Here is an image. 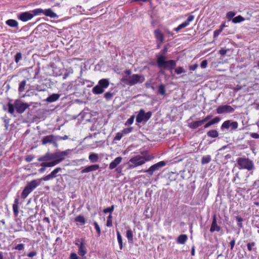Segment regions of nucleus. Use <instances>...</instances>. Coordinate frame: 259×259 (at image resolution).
<instances>
[{
  "mask_svg": "<svg viewBox=\"0 0 259 259\" xmlns=\"http://www.w3.org/2000/svg\"><path fill=\"white\" fill-rule=\"evenodd\" d=\"M154 157L153 156L151 155H146L144 156L140 155H136L130 159L128 162V168L133 169L137 166H141L145 164L147 161L153 159Z\"/></svg>",
  "mask_w": 259,
  "mask_h": 259,
  "instance_id": "nucleus-1",
  "label": "nucleus"
},
{
  "mask_svg": "<svg viewBox=\"0 0 259 259\" xmlns=\"http://www.w3.org/2000/svg\"><path fill=\"white\" fill-rule=\"evenodd\" d=\"M8 108V112L13 115L15 112V109L16 112L19 114L23 113L26 109L30 106L28 103H23L20 100H16L14 104L9 102L7 104Z\"/></svg>",
  "mask_w": 259,
  "mask_h": 259,
  "instance_id": "nucleus-2",
  "label": "nucleus"
},
{
  "mask_svg": "<svg viewBox=\"0 0 259 259\" xmlns=\"http://www.w3.org/2000/svg\"><path fill=\"white\" fill-rule=\"evenodd\" d=\"M166 57L163 55H156V62L159 68L169 70L171 71L176 66V62L174 60H166Z\"/></svg>",
  "mask_w": 259,
  "mask_h": 259,
  "instance_id": "nucleus-3",
  "label": "nucleus"
},
{
  "mask_svg": "<svg viewBox=\"0 0 259 259\" xmlns=\"http://www.w3.org/2000/svg\"><path fill=\"white\" fill-rule=\"evenodd\" d=\"M143 75L138 74H133L131 76H124L121 79V81L129 86H133L137 83H143L145 81Z\"/></svg>",
  "mask_w": 259,
  "mask_h": 259,
  "instance_id": "nucleus-4",
  "label": "nucleus"
},
{
  "mask_svg": "<svg viewBox=\"0 0 259 259\" xmlns=\"http://www.w3.org/2000/svg\"><path fill=\"white\" fill-rule=\"evenodd\" d=\"M41 182V179H35L27 182L23 190L22 191L21 197L25 199L29 194H30L37 187L40 185Z\"/></svg>",
  "mask_w": 259,
  "mask_h": 259,
  "instance_id": "nucleus-5",
  "label": "nucleus"
},
{
  "mask_svg": "<svg viewBox=\"0 0 259 259\" xmlns=\"http://www.w3.org/2000/svg\"><path fill=\"white\" fill-rule=\"evenodd\" d=\"M236 161L239 169H244L250 171L254 168L253 162L248 158L239 157Z\"/></svg>",
  "mask_w": 259,
  "mask_h": 259,
  "instance_id": "nucleus-6",
  "label": "nucleus"
},
{
  "mask_svg": "<svg viewBox=\"0 0 259 259\" xmlns=\"http://www.w3.org/2000/svg\"><path fill=\"white\" fill-rule=\"evenodd\" d=\"M152 115V113L151 111L146 113L144 109H141L136 116V122L137 123H141L143 121L147 122L151 117Z\"/></svg>",
  "mask_w": 259,
  "mask_h": 259,
  "instance_id": "nucleus-7",
  "label": "nucleus"
},
{
  "mask_svg": "<svg viewBox=\"0 0 259 259\" xmlns=\"http://www.w3.org/2000/svg\"><path fill=\"white\" fill-rule=\"evenodd\" d=\"M166 165V162L164 161H161L160 162L155 163L152 166H151L148 169L145 170H141L140 171H143L145 172L148 173L150 176H152L153 172L155 171L158 170L159 168L165 166Z\"/></svg>",
  "mask_w": 259,
  "mask_h": 259,
  "instance_id": "nucleus-8",
  "label": "nucleus"
},
{
  "mask_svg": "<svg viewBox=\"0 0 259 259\" xmlns=\"http://www.w3.org/2000/svg\"><path fill=\"white\" fill-rule=\"evenodd\" d=\"M41 144L43 145H45L48 144H52L55 147H58V143L56 142V136L53 135L44 136L41 139Z\"/></svg>",
  "mask_w": 259,
  "mask_h": 259,
  "instance_id": "nucleus-9",
  "label": "nucleus"
},
{
  "mask_svg": "<svg viewBox=\"0 0 259 259\" xmlns=\"http://www.w3.org/2000/svg\"><path fill=\"white\" fill-rule=\"evenodd\" d=\"M69 150L61 152L53 153V160L55 161L57 164L60 163L65 159V156L68 155Z\"/></svg>",
  "mask_w": 259,
  "mask_h": 259,
  "instance_id": "nucleus-10",
  "label": "nucleus"
},
{
  "mask_svg": "<svg viewBox=\"0 0 259 259\" xmlns=\"http://www.w3.org/2000/svg\"><path fill=\"white\" fill-rule=\"evenodd\" d=\"M238 124L237 121H232L230 120H227L225 121L221 126V128L222 131L225 129H229L230 127H231V131L235 130L238 128Z\"/></svg>",
  "mask_w": 259,
  "mask_h": 259,
  "instance_id": "nucleus-11",
  "label": "nucleus"
},
{
  "mask_svg": "<svg viewBox=\"0 0 259 259\" xmlns=\"http://www.w3.org/2000/svg\"><path fill=\"white\" fill-rule=\"evenodd\" d=\"M235 109L230 105H225L219 106L216 109L217 114L233 113Z\"/></svg>",
  "mask_w": 259,
  "mask_h": 259,
  "instance_id": "nucleus-12",
  "label": "nucleus"
},
{
  "mask_svg": "<svg viewBox=\"0 0 259 259\" xmlns=\"http://www.w3.org/2000/svg\"><path fill=\"white\" fill-rule=\"evenodd\" d=\"M61 170L62 168L60 167H56L50 174L44 177L41 180V181H47L56 178L58 176H61L60 175H58V173Z\"/></svg>",
  "mask_w": 259,
  "mask_h": 259,
  "instance_id": "nucleus-13",
  "label": "nucleus"
},
{
  "mask_svg": "<svg viewBox=\"0 0 259 259\" xmlns=\"http://www.w3.org/2000/svg\"><path fill=\"white\" fill-rule=\"evenodd\" d=\"M194 19V15H189L187 19L185 22L180 24L178 27L175 28L174 30L176 31V32H179L181 29L185 28L186 27L188 26L189 25L190 23L193 21Z\"/></svg>",
  "mask_w": 259,
  "mask_h": 259,
  "instance_id": "nucleus-14",
  "label": "nucleus"
},
{
  "mask_svg": "<svg viewBox=\"0 0 259 259\" xmlns=\"http://www.w3.org/2000/svg\"><path fill=\"white\" fill-rule=\"evenodd\" d=\"M220 230L221 227L217 224L216 215L214 214L209 231L211 233H213L214 231L219 232Z\"/></svg>",
  "mask_w": 259,
  "mask_h": 259,
  "instance_id": "nucleus-15",
  "label": "nucleus"
},
{
  "mask_svg": "<svg viewBox=\"0 0 259 259\" xmlns=\"http://www.w3.org/2000/svg\"><path fill=\"white\" fill-rule=\"evenodd\" d=\"M154 37L156 41H160V43H163L164 41V36L159 29H156L154 31Z\"/></svg>",
  "mask_w": 259,
  "mask_h": 259,
  "instance_id": "nucleus-16",
  "label": "nucleus"
},
{
  "mask_svg": "<svg viewBox=\"0 0 259 259\" xmlns=\"http://www.w3.org/2000/svg\"><path fill=\"white\" fill-rule=\"evenodd\" d=\"M33 17V15H32L29 12H25L21 13L19 15L18 18L19 20L23 22H26L31 19Z\"/></svg>",
  "mask_w": 259,
  "mask_h": 259,
  "instance_id": "nucleus-17",
  "label": "nucleus"
},
{
  "mask_svg": "<svg viewBox=\"0 0 259 259\" xmlns=\"http://www.w3.org/2000/svg\"><path fill=\"white\" fill-rule=\"evenodd\" d=\"M53 160V153L47 152L44 155L38 158L37 160L40 162H47Z\"/></svg>",
  "mask_w": 259,
  "mask_h": 259,
  "instance_id": "nucleus-18",
  "label": "nucleus"
},
{
  "mask_svg": "<svg viewBox=\"0 0 259 259\" xmlns=\"http://www.w3.org/2000/svg\"><path fill=\"white\" fill-rule=\"evenodd\" d=\"M87 253V249L85 246L84 241L81 239L78 246V253L80 256H83Z\"/></svg>",
  "mask_w": 259,
  "mask_h": 259,
  "instance_id": "nucleus-19",
  "label": "nucleus"
},
{
  "mask_svg": "<svg viewBox=\"0 0 259 259\" xmlns=\"http://www.w3.org/2000/svg\"><path fill=\"white\" fill-rule=\"evenodd\" d=\"M100 166L98 164H93L86 167L81 170L82 174L87 173L91 171H96L99 168Z\"/></svg>",
  "mask_w": 259,
  "mask_h": 259,
  "instance_id": "nucleus-20",
  "label": "nucleus"
},
{
  "mask_svg": "<svg viewBox=\"0 0 259 259\" xmlns=\"http://www.w3.org/2000/svg\"><path fill=\"white\" fill-rule=\"evenodd\" d=\"M204 123L202 119L198 121H193L189 123L188 126L191 129H196Z\"/></svg>",
  "mask_w": 259,
  "mask_h": 259,
  "instance_id": "nucleus-21",
  "label": "nucleus"
},
{
  "mask_svg": "<svg viewBox=\"0 0 259 259\" xmlns=\"http://www.w3.org/2000/svg\"><path fill=\"white\" fill-rule=\"evenodd\" d=\"M121 157H117L114 160H113L109 165V168L110 169H113L115 168L122 161Z\"/></svg>",
  "mask_w": 259,
  "mask_h": 259,
  "instance_id": "nucleus-22",
  "label": "nucleus"
},
{
  "mask_svg": "<svg viewBox=\"0 0 259 259\" xmlns=\"http://www.w3.org/2000/svg\"><path fill=\"white\" fill-rule=\"evenodd\" d=\"M19 204V199L18 197L15 199L14 204H13V213L15 217L18 216V213H19V210H18Z\"/></svg>",
  "mask_w": 259,
  "mask_h": 259,
  "instance_id": "nucleus-23",
  "label": "nucleus"
},
{
  "mask_svg": "<svg viewBox=\"0 0 259 259\" xmlns=\"http://www.w3.org/2000/svg\"><path fill=\"white\" fill-rule=\"evenodd\" d=\"M221 120V118L219 116L215 117L212 119L209 120L204 125V128H207L213 124L218 123Z\"/></svg>",
  "mask_w": 259,
  "mask_h": 259,
  "instance_id": "nucleus-24",
  "label": "nucleus"
},
{
  "mask_svg": "<svg viewBox=\"0 0 259 259\" xmlns=\"http://www.w3.org/2000/svg\"><path fill=\"white\" fill-rule=\"evenodd\" d=\"M109 81L107 78H103L100 79L98 82V84L104 90L107 88L109 85Z\"/></svg>",
  "mask_w": 259,
  "mask_h": 259,
  "instance_id": "nucleus-25",
  "label": "nucleus"
},
{
  "mask_svg": "<svg viewBox=\"0 0 259 259\" xmlns=\"http://www.w3.org/2000/svg\"><path fill=\"white\" fill-rule=\"evenodd\" d=\"M44 15H45L46 16L52 18H55L57 17V15L54 13L53 11L50 8L44 10Z\"/></svg>",
  "mask_w": 259,
  "mask_h": 259,
  "instance_id": "nucleus-26",
  "label": "nucleus"
},
{
  "mask_svg": "<svg viewBox=\"0 0 259 259\" xmlns=\"http://www.w3.org/2000/svg\"><path fill=\"white\" fill-rule=\"evenodd\" d=\"M104 91L98 84L95 85L92 89L93 93L95 95L101 94L104 92Z\"/></svg>",
  "mask_w": 259,
  "mask_h": 259,
  "instance_id": "nucleus-27",
  "label": "nucleus"
},
{
  "mask_svg": "<svg viewBox=\"0 0 259 259\" xmlns=\"http://www.w3.org/2000/svg\"><path fill=\"white\" fill-rule=\"evenodd\" d=\"M188 239V236L186 234H181L178 236L177 242L181 244H184Z\"/></svg>",
  "mask_w": 259,
  "mask_h": 259,
  "instance_id": "nucleus-28",
  "label": "nucleus"
},
{
  "mask_svg": "<svg viewBox=\"0 0 259 259\" xmlns=\"http://www.w3.org/2000/svg\"><path fill=\"white\" fill-rule=\"evenodd\" d=\"M6 23L11 27H17L18 26V22L14 19H9L6 21Z\"/></svg>",
  "mask_w": 259,
  "mask_h": 259,
  "instance_id": "nucleus-29",
  "label": "nucleus"
},
{
  "mask_svg": "<svg viewBox=\"0 0 259 259\" xmlns=\"http://www.w3.org/2000/svg\"><path fill=\"white\" fill-rule=\"evenodd\" d=\"M50 162H45L40 164V166L42 167H53L57 165L56 162L55 160H52Z\"/></svg>",
  "mask_w": 259,
  "mask_h": 259,
  "instance_id": "nucleus-30",
  "label": "nucleus"
},
{
  "mask_svg": "<svg viewBox=\"0 0 259 259\" xmlns=\"http://www.w3.org/2000/svg\"><path fill=\"white\" fill-rule=\"evenodd\" d=\"M60 95L57 94H54L50 96L47 99V101L49 102H54L58 100Z\"/></svg>",
  "mask_w": 259,
  "mask_h": 259,
  "instance_id": "nucleus-31",
  "label": "nucleus"
},
{
  "mask_svg": "<svg viewBox=\"0 0 259 259\" xmlns=\"http://www.w3.org/2000/svg\"><path fill=\"white\" fill-rule=\"evenodd\" d=\"M207 135L209 137L215 138L219 136V133L216 130H211L207 133Z\"/></svg>",
  "mask_w": 259,
  "mask_h": 259,
  "instance_id": "nucleus-32",
  "label": "nucleus"
},
{
  "mask_svg": "<svg viewBox=\"0 0 259 259\" xmlns=\"http://www.w3.org/2000/svg\"><path fill=\"white\" fill-rule=\"evenodd\" d=\"M89 160L92 162H96L99 159L98 155L96 153H91L89 156Z\"/></svg>",
  "mask_w": 259,
  "mask_h": 259,
  "instance_id": "nucleus-33",
  "label": "nucleus"
},
{
  "mask_svg": "<svg viewBox=\"0 0 259 259\" xmlns=\"http://www.w3.org/2000/svg\"><path fill=\"white\" fill-rule=\"evenodd\" d=\"M255 246V243L254 242H248L247 244V250L249 251H255L256 248L254 247Z\"/></svg>",
  "mask_w": 259,
  "mask_h": 259,
  "instance_id": "nucleus-34",
  "label": "nucleus"
},
{
  "mask_svg": "<svg viewBox=\"0 0 259 259\" xmlns=\"http://www.w3.org/2000/svg\"><path fill=\"white\" fill-rule=\"evenodd\" d=\"M26 84V81L25 80H23L20 82L18 88V91L20 93H22L24 91Z\"/></svg>",
  "mask_w": 259,
  "mask_h": 259,
  "instance_id": "nucleus-35",
  "label": "nucleus"
},
{
  "mask_svg": "<svg viewBox=\"0 0 259 259\" xmlns=\"http://www.w3.org/2000/svg\"><path fill=\"white\" fill-rule=\"evenodd\" d=\"M75 221L76 222L80 223L81 225H84L85 223L84 217L81 215L77 216L75 219Z\"/></svg>",
  "mask_w": 259,
  "mask_h": 259,
  "instance_id": "nucleus-36",
  "label": "nucleus"
},
{
  "mask_svg": "<svg viewBox=\"0 0 259 259\" xmlns=\"http://www.w3.org/2000/svg\"><path fill=\"white\" fill-rule=\"evenodd\" d=\"M245 19L241 15L237 16L232 19L234 23H238L244 21Z\"/></svg>",
  "mask_w": 259,
  "mask_h": 259,
  "instance_id": "nucleus-37",
  "label": "nucleus"
},
{
  "mask_svg": "<svg viewBox=\"0 0 259 259\" xmlns=\"http://www.w3.org/2000/svg\"><path fill=\"white\" fill-rule=\"evenodd\" d=\"M158 93L161 95H165L166 90L165 85L163 84H160L158 87Z\"/></svg>",
  "mask_w": 259,
  "mask_h": 259,
  "instance_id": "nucleus-38",
  "label": "nucleus"
},
{
  "mask_svg": "<svg viewBox=\"0 0 259 259\" xmlns=\"http://www.w3.org/2000/svg\"><path fill=\"white\" fill-rule=\"evenodd\" d=\"M126 236L129 242H132L133 240V233L132 230L130 229L126 231Z\"/></svg>",
  "mask_w": 259,
  "mask_h": 259,
  "instance_id": "nucleus-39",
  "label": "nucleus"
},
{
  "mask_svg": "<svg viewBox=\"0 0 259 259\" xmlns=\"http://www.w3.org/2000/svg\"><path fill=\"white\" fill-rule=\"evenodd\" d=\"M117 238L118 242L119 245L120 249L121 250L123 247L122 239V237H121L120 233L118 231L117 232Z\"/></svg>",
  "mask_w": 259,
  "mask_h": 259,
  "instance_id": "nucleus-40",
  "label": "nucleus"
},
{
  "mask_svg": "<svg viewBox=\"0 0 259 259\" xmlns=\"http://www.w3.org/2000/svg\"><path fill=\"white\" fill-rule=\"evenodd\" d=\"M211 161V156L210 155H207L203 156L201 158V163L202 164L208 163Z\"/></svg>",
  "mask_w": 259,
  "mask_h": 259,
  "instance_id": "nucleus-41",
  "label": "nucleus"
},
{
  "mask_svg": "<svg viewBox=\"0 0 259 259\" xmlns=\"http://www.w3.org/2000/svg\"><path fill=\"white\" fill-rule=\"evenodd\" d=\"M114 209V205H112L110 207H107L103 209V212L105 214L110 213L111 214Z\"/></svg>",
  "mask_w": 259,
  "mask_h": 259,
  "instance_id": "nucleus-42",
  "label": "nucleus"
},
{
  "mask_svg": "<svg viewBox=\"0 0 259 259\" xmlns=\"http://www.w3.org/2000/svg\"><path fill=\"white\" fill-rule=\"evenodd\" d=\"M44 10L41 8H37L32 10V12L33 13V16L35 15H38L41 14H44Z\"/></svg>",
  "mask_w": 259,
  "mask_h": 259,
  "instance_id": "nucleus-43",
  "label": "nucleus"
},
{
  "mask_svg": "<svg viewBox=\"0 0 259 259\" xmlns=\"http://www.w3.org/2000/svg\"><path fill=\"white\" fill-rule=\"evenodd\" d=\"M22 58V54L21 52H18L15 56V61L18 63Z\"/></svg>",
  "mask_w": 259,
  "mask_h": 259,
  "instance_id": "nucleus-44",
  "label": "nucleus"
},
{
  "mask_svg": "<svg viewBox=\"0 0 259 259\" xmlns=\"http://www.w3.org/2000/svg\"><path fill=\"white\" fill-rule=\"evenodd\" d=\"M112 214H110L109 216L107 217L106 226L108 227H110L112 226Z\"/></svg>",
  "mask_w": 259,
  "mask_h": 259,
  "instance_id": "nucleus-45",
  "label": "nucleus"
},
{
  "mask_svg": "<svg viewBox=\"0 0 259 259\" xmlns=\"http://www.w3.org/2000/svg\"><path fill=\"white\" fill-rule=\"evenodd\" d=\"M236 220L237 222H238L237 225L238 227L239 228H242L243 225H242V222H243V219L240 217V216H237L236 217Z\"/></svg>",
  "mask_w": 259,
  "mask_h": 259,
  "instance_id": "nucleus-46",
  "label": "nucleus"
},
{
  "mask_svg": "<svg viewBox=\"0 0 259 259\" xmlns=\"http://www.w3.org/2000/svg\"><path fill=\"white\" fill-rule=\"evenodd\" d=\"M24 249V244L21 243L18 244L16 245L15 247L13 248V249L17 250H23Z\"/></svg>",
  "mask_w": 259,
  "mask_h": 259,
  "instance_id": "nucleus-47",
  "label": "nucleus"
},
{
  "mask_svg": "<svg viewBox=\"0 0 259 259\" xmlns=\"http://www.w3.org/2000/svg\"><path fill=\"white\" fill-rule=\"evenodd\" d=\"M175 72L177 74H181L184 73L185 71L182 67H178L175 69Z\"/></svg>",
  "mask_w": 259,
  "mask_h": 259,
  "instance_id": "nucleus-48",
  "label": "nucleus"
},
{
  "mask_svg": "<svg viewBox=\"0 0 259 259\" xmlns=\"http://www.w3.org/2000/svg\"><path fill=\"white\" fill-rule=\"evenodd\" d=\"M113 94L111 92H106L104 95V97L107 100H111L113 97Z\"/></svg>",
  "mask_w": 259,
  "mask_h": 259,
  "instance_id": "nucleus-49",
  "label": "nucleus"
},
{
  "mask_svg": "<svg viewBox=\"0 0 259 259\" xmlns=\"http://www.w3.org/2000/svg\"><path fill=\"white\" fill-rule=\"evenodd\" d=\"M133 130V127L125 128H124L121 131V132H122V133H123V135H126V134H128V133L132 132Z\"/></svg>",
  "mask_w": 259,
  "mask_h": 259,
  "instance_id": "nucleus-50",
  "label": "nucleus"
},
{
  "mask_svg": "<svg viewBox=\"0 0 259 259\" xmlns=\"http://www.w3.org/2000/svg\"><path fill=\"white\" fill-rule=\"evenodd\" d=\"M94 225L95 228L96 230V231H97V232L98 233V235L99 236H100V234H101V229H100V228L99 227V225H98V223L97 222H96V221H95L94 222Z\"/></svg>",
  "mask_w": 259,
  "mask_h": 259,
  "instance_id": "nucleus-51",
  "label": "nucleus"
},
{
  "mask_svg": "<svg viewBox=\"0 0 259 259\" xmlns=\"http://www.w3.org/2000/svg\"><path fill=\"white\" fill-rule=\"evenodd\" d=\"M123 137V133L122 132H118L116 134V136L114 138V140L119 141Z\"/></svg>",
  "mask_w": 259,
  "mask_h": 259,
  "instance_id": "nucleus-52",
  "label": "nucleus"
},
{
  "mask_svg": "<svg viewBox=\"0 0 259 259\" xmlns=\"http://www.w3.org/2000/svg\"><path fill=\"white\" fill-rule=\"evenodd\" d=\"M135 119V116L134 115L132 116L130 118H128L126 121L125 125H131L133 123Z\"/></svg>",
  "mask_w": 259,
  "mask_h": 259,
  "instance_id": "nucleus-53",
  "label": "nucleus"
},
{
  "mask_svg": "<svg viewBox=\"0 0 259 259\" xmlns=\"http://www.w3.org/2000/svg\"><path fill=\"white\" fill-rule=\"evenodd\" d=\"M56 142L57 143L58 141L65 140H67L68 139V136H66V135H65L63 137H62L60 136H56Z\"/></svg>",
  "mask_w": 259,
  "mask_h": 259,
  "instance_id": "nucleus-54",
  "label": "nucleus"
},
{
  "mask_svg": "<svg viewBox=\"0 0 259 259\" xmlns=\"http://www.w3.org/2000/svg\"><path fill=\"white\" fill-rule=\"evenodd\" d=\"M235 15V13L233 12L230 11L227 14V18L228 20H231Z\"/></svg>",
  "mask_w": 259,
  "mask_h": 259,
  "instance_id": "nucleus-55",
  "label": "nucleus"
},
{
  "mask_svg": "<svg viewBox=\"0 0 259 259\" xmlns=\"http://www.w3.org/2000/svg\"><path fill=\"white\" fill-rule=\"evenodd\" d=\"M34 158V156L32 155H28L25 157V161L27 162H31Z\"/></svg>",
  "mask_w": 259,
  "mask_h": 259,
  "instance_id": "nucleus-56",
  "label": "nucleus"
},
{
  "mask_svg": "<svg viewBox=\"0 0 259 259\" xmlns=\"http://www.w3.org/2000/svg\"><path fill=\"white\" fill-rule=\"evenodd\" d=\"M235 238H233L231 241L229 243V245H230V249L231 250H233L234 247V246H235Z\"/></svg>",
  "mask_w": 259,
  "mask_h": 259,
  "instance_id": "nucleus-57",
  "label": "nucleus"
},
{
  "mask_svg": "<svg viewBox=\"0 0 259 259\" xmlns=\"http://www.w3.org/2000/svg\"><path fill=\"white\" fill-rule=\"evenodd\" d=\"M228 50L224 48H221L219 51V54L222 56H224L227 53Z\"/></svg>",
  "mask_w": 259,
  "mask_h": 259,
  "instance_id": "nucleus-58",
  "label": "nucleus"
},
{
  "mask_svg": "<svg viewBox=\"0 0 259 259\" xmlns=\"http://www.w3.org/2000/svg\"><path fill=\"white\" fill-rule=\"evenodd\" d=\"M37 252L36 251H32L27 253V256L29 257H33L36 256Z\"/></svg>",
  "mask_w": 259,
  "mask_h": 259,
  "instance_id": "nucleus-59",
  "label": "nucleus"
},
{
  "mask_svg": "<svg viewBox=\"0 0 259 259\" xmlns=\"http://www.w3.org/2000/svg\"><path fill=\"white\" fill-rule=\"evenodd\" d=\"M70 259H79V257L77 256L76 253H71L69 257Z\"/></svg>",
  "mask_w": 259,
  "mask_h": 259,
  "instance_id": "nucleus-60",
  "label": "nucleus"
},
{
  "mask_svg": "<svg viewBox=\"0 0 259 259\" xmlns=\"http://www.w3.org/2000/svg\"><path fill=\"white\" fill-rule=\"evenodd\" d=\"M207 65V61L206 60H203L200 64L201 67L202 68H205Z\"/></svg>",
  "mask_w": 259,
  "mask_h": 259,
  "instance_id": "nucleus-61",
  "label": "nucleus"
},
{
  "mask_svg": "<svg viewBox=\"0 0 259 259\" xmlns=\"http://www.w3.org/2000/svg\"><path fill=\"white\" fill-rule=\"evenodd\" d=\"M222 31L219 29L215 30L213 32V37L216 38Z\"/></svg>",
  "mask_w": 259,
  "mask_h": 259,
  "instance_id": "nucleus-62",
  "label": "nucleus"
},
{
  "mask_svg": "<svg viewBox=\"0 0 259 259\" xmlns=\"http://www.w3.org/2000/svg\"><path fill=\"white\" fill-rule=\"evenodd\" d=\"M198 67V65L197 64H195L194 65L189 66V69L191 71H194Z\"/></svg>",
  "mask_w": 259,
  "mask_h": 259,
  "instance_id": "nucleus-63",
  "label": "nucleus"
},
{
  "mask_svg": "<svg viewBox=\"0 0 259 259\" xmlns=\"http://www.w3.org/2000/svg\"><path fill=\"white\" fill-rule=\"evenodd\" d=\"M250 136L254 139H259V134L257 133H252L250 134Z\"/></svg>",
  "mask_w": 259,
  "mask_h": 259,
  "instance_id": "nucleus-64",
  "label": "nucleus"
}]
</instances>
